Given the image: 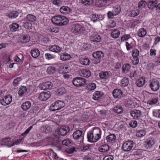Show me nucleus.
<instances>
[{
	"label": "nucleus",
	"instance_id": "f257e3e1",
	"mask_svg": "<svg viewBox=\"0 0 160 160\" xmlns=\"http://www.w3.org/2000/svg\"><path fill=\"white\" fill-rule=\"evenodd\" d=\"M52 21L55 24L62 26L66 25L68 22V19L65 16L57 15L52 18Z\"/></svg>",
	"mask_w": 160,
	"mask_h": 160
},
{
	"label": "nucleus",
	"instance_id": "f03ea898",
	"mask_svg": "<svg viewBox=\"0 0 160 160\" xmlns=\"http://www.w3.org/2000/svg\"><path fill=\"white\" fill-rule=\"evenodd\" d=\"M69 130V127L67 126H62L55 130L54 136L57 138H60L61 136H64L67 134Z\"/></svg>",
	"mask_w": 160,
	"mask_h": 160
},
{
	"label": "nucleus",
	"instance_id": "7ed1b4c3",
	"mask_svg": "<svg viewBox=\"0 0 160 160\" xmlns=\"http://www.w3.org/2000/svg\"><path fill=\"white\" fill-rule=\"evenodd\" d=\"M86 80L82 78L78 77L74 78L72 80L73 84L77 87L84 86L86 83Z\"/></svg>",
	"mask_w": 160,
	"mask_h": 160
},
{
	"label": "nucleus",
	"instance_id": "20e7f679",
	"mask_svg": "<svg viewBox=\"0 0 160 160\" xmlns=\"http://www.w3.org/2000/svg\"><path fill=\"white\" fill-rule=\"evenodd\" d=\"M84 29V27L81 24H75L72 25L71 31L73 33L79 34L82 33Z\"/></svg>",
	"mask_w": 160,
	"mask_h": 160
},
{
	"label": "nucleus",
	"instance_id": "39448f33",
	"mask_svg": "<svg viewBox=\"0 0 160 160\" xmlns=\"http://www.w3.org/2000/svg\"><path fill=\"white\" fill-rule=\"evenodd\" d=\"M84 133L80 130H77L74 131L72 134L73 139L77 140L80 142H83L84 139Z\"/></svg>",
	"mask_w": 160,
	"mask_h": 160
},
{
	"label": "nucleus",
	"instance_id": "423d86ee",
	"mask_svg": "<svg viewBox=\"0 0 160 160\" xmlns=\"http://www.w3.org/2000/svg\"><path fill=\"white\" fill-rule=\"evenodd\" d=\"M135 143L132 141H128L124 142L122 145V148L125 152H128L131 150Z\"/></svg>",
	"mask_w": 160,
	"mask_h": 160
},
{
	"label": "nucleus",
	"instance_id": "0eeeda50",
	"mask_svg": "<svg viewBox=\"0 0 160 160\" xmlns=\"http://www.w3.org/2000/svg\"><path fill=\"white\" fill-rule=\"evenodd\" d=\"M64 106V103L62 101L60 100L57 101L55 102L52 103L50 107L51 108H51V110L52 111H55L58 110L62 108H63Z\"/></svg>",
	"mask_w": 160,
	"mask_h": 160
},
{
	"label": "nucleus",
	"instance_id": "6e6552de",
	"mask_svg": "<svg viewBox=\"0 0 160 160\" xmlns=\"http://www.w3.org/2000/svg\"><path fill=\"white\" fill-rule=\"evenodd\" d=\"M149 86L152 90L154 91H157L160 88L159 82L158 80L153 79L150 81Z\"/></svg>",
	"mask_w": 160,
	"mask_h": 160
},
{
	"label": "nucleus",
	"instance_id": "1a4fd4ad",
	"mask_svg": "<svg viewBox=\"0 0 160 160\" xmlns=\"http://www.w3.org/2000/svg\"><path fill=\"white\" fill-rule=\"evenodd\" d=\"M93 58L97 59V61L94 62V64H97L100 62V59L104 56V54L101 51L94 52L92 54Z\"/></svg>",
	"mask_w": 160,
	"mask_h": 160
},
{
	"label": "nucleus",
	"instance_id": "9d476101",
	"mask_svg": "<svg viewBox=\"0 0 160 160\" xmlns=\"http://www.w3.org/2000/svg\"><path fill=\"white\" fill-rule=\"evenodd\" d=\"M112 93L113 97L116 99H120L123 97V94L122 91L118 88L114 89Z\"/></svg>",
	"mask_w": 160,
	"mask_h": 160
},
{
	"label": "nucleus",
	"instance_id": "9b49d317",
	"mask_svg": "<svg viewBox=\"0 0 160 160\" xmlns=\"http://www.w3.org/2000/svg\"><path fill=\"white\" fill-rule=\"evenodd\" d=\"M93 132V134L95 135L94 138V142L98 141L101 137L100 130L99 128H95L91 131Z\"/></svg>",
	"mask_w": 160,
	"mask_h": 160
},
{
	"label": "nucleus",
	"instance_id": "f8f14e48",
	"mask_svg": "<svg viewBox=\"0 0 160 160\" xmlns=\"http://www.w3.org/2000/svg\"><path fill=\"white\" fill-rule=\"evenodd\" d=\"M50 96L51 93L49 92H42L40 94L38 97V98L41 101H44L49 98Z\"/></svg>",
	"mask_w": 160,
	"mask_h": 160
},
{
	"label": "nucleus",
	"instance_id": "ddd939ff",
	"mask_svg": "<svg viewBox=\"0 0 160 160\" xmlns=\"http://www.w3.org/2000/svg\"><path fill=\"white\" fill-rule=\"evenodd\" d=\"M53 86L52 83L50 82H43L40 86L41 89L45 90L48 89H50Z\"/></svg>",
	"mask_w": 160,
	"mask_h": 160
},
{
	"label": "nucleus",
	"instance_id": "4468645a",
	"mask_svg": "<svg viewBox=\"0 0 160 160\" xmlns=\"http://www.w3.org/2000/svg\"><path fill=\"white\" fill-rule=\"evenodd\" d=\"M110 72H101L99 73V76L101 79H107L110 77L112 75Z\"/></svg>",
	"mask_w": 160,
	"mask_h": 160
},
{
	"label": "nucleus",
	"instance_id": "2eb2a0df",
	"mask_svg": "<svg viewBox=\"0 0 160 160\" xmlns=\"http://www.w3.org/2000/svg\"><path fill=\"white\" fill-rule=\"evenodd\" d=\"M79 73L81 76L86 78H89L91 75V72L87 69H82L80 70Z\"/></svg>",
	"mask_w": 160,
	"mask_h": 160
},
{
	"label": "nucleus",
	"instance_id": "dca6fc26",
	"mask_svg": "<svg viewBox=\"0 0 160 160\" xmlns=\"http://www.w3.org/2000/svg\"><path fill=\"white\" fill-rule=\"evenodd\" d=\"M141 112L140 110H135L130 112L131 116L135 119H138L141 116Z\"/></svg>",
	"mask_w": 160,
	"mask_h": 160
},
{
	"label": "nucleus",
	"instance_id": "f3484780",
	"mask_svg": "<svg viewBox=\"0 0 160 160\" xmlns=\"http://www.w3.org/2000/svg\"><path fill=\"white\" fill-rule=\"evenodd\" d=\"M154 144V140L152 138H149L147 139L145 147L147 149L149 148L152 147Z\"/></svg>",
	"mask_w": 160,
	"mask_h": 160
},
{
	"label": "nucleus",
	"instance_id": "a211bd4d",
	"mask_svg": "<svg viewBox=\"0 0 160 160\" xmlns=\"http://www.w3.org/2000/svg\"><path fill=\"white\" fill-rule=\"evenodd\" d=\"M110 149L109 146L106 144L101 145L98 148V150L100 152H108Z\"/></svg>",
	"mask_w": 160,
	"mask_h": 160
},
{
	"label": "nucleus",
	"instance_id": "6ab92c4d",
	"mask_svg": "<svg viewBox=\"0 0 160 160\" xmlns=\"http://www.w3.org/2000/svg\"><path fill=\"white\" fill-rule=\"evenodd\" d=\"M158 1L157 0H150L148 3V6L150 9H153L156 7Z\"/></svg>",
	"mask_w": 160,
	"mask_h": 160
},
{
	"label": "nucleus",
	"instance_id": "aec40b11",
	"mask_svg": "<svg viewBox=\"0 0 160 160\" xmlns=\"http://www.w3.org/2000/svg\"><path fill=\"white\" fill-rule=\"evenodd\" d=\"M60 11L62 13L68 14L71 12L72 9L67 6H63L60 8Z\"/></svg>",
	"mask_w": 160,
	"mask_h": 160
},
{
	"label": "nucleus",
	"instance_id": "412c9836",
	"mask_svg": "<svg viewBox=\"0 0 160 160\" xmlns=\"http://www.w3.org/2000/svg\"><path fill=\"white\" fill-rule=\"evenodd\" d=\"M49 49L50 51L57 53L60 52L61 50L60 47L56 45L50 46Z\"/></svg>",
	"mask_w": 160,
	"mask_h": 160
},
{
	"label": "nucleus",
	"instance_id": "4be33fe9",
	"mask_svg": "<svg viewBox=\"0 0 160 160\" xmlns=\"http://www.w3.org/2000/svg\"><path fill=\"white\" fill-rule=\"evenodd\" d=\"M103 93L100 91H96L93 94L92 98L94 100H98L99 98L102 96Z\"/></svg>",
	"mask_w": 160,
	"mask_h": 160
},
{
	"label": "nucleus",
	"instance_id": "5701e85b",
	"mask_svg": "<svg viewBox=\"0 0 160 160\" xmlns=\"http://www.w3.org/2000/svg\"><path fill=\"white\" fill-rule=\"evenodd\" d=\"M116 139V136L115 134H111L109 135L107 137L106 139L107 142L110 143H112L114 142Z\"/></svg>",
	"mask_w": 160,
	"mask_h": 160
},
{
	"label": "nucleus",
	"instance_id": "b1692460",
	"mask_svg": "<svg viewBox=\"0 0 160 160\" xmlns=\"http://www.w3.org/2000/svg\"><path fill=\"white\" fill-rule=\"evenodd\" d=\"M90 40L92 42H100L101 40V37L98 35H95L91 37Z\"/></svg>",
	"mask_w": 160,
	"mask_h": 160
},
{
	"label": "nucleus",
	"instance_id": "393cba45",
	"mask_svg": "<svg viewBox=\"0 0 160 160\" xmlns=\"http://www.w3.org/2000/svg\"><path fill=\"white\" fill-rule=\"evenodd\" d=\"M31 103L29 101H26L23 103L21 106L22 108L24 111H26L30 108Z\"/></svg>",
	"mask_w": 160,
	"mask_h": 160
},
{
	"label": "nucleus",
	"instance_id": "a878e982",
	"mask_svg": "<svg viewBox=\"0 0 160 160\" xmlns=\"http://www.w3.org/2000/svg\"><path fill=\"white\" fill-rule=\"evenodd\" d=\"M137 34L139 37H143L146 36L147 34V31L143 28H142L139 29Z\"/></svg>",
	"mask_w": 160,
	"mask_h": 160
},
{
	"label": "nucleus",
	"instance_id": "bb28decb",
	"mask_svg": "<svg viewBox=\"0 0 160 160\" xmlns=\"http://www.w3.org/2000/svg\"><path fill=\"white\" fill-rule=\"evenodd\" d=\"M18 12L16 11H12L9 12L7 16L10 18H15L18 16Z\"/></svg>",
	"mask_w": 160,
	"mask_h": 160
},
{
	"label": "nucleus",
	"instance_id": "cd10ccee",
	"mask_svg": "<svg viewBox=\"0 0 160 160\" xmlns=\"http://www.w3.org/2000/svg\"><path fill=\"white\" fill-rule=\"evenodd\" d=\"M131 68L130 65L128 63L124 64L122 67V72L124 73H127Z\"/></svg>",
	"mask_w": 160,
	"mask_h": 160
},
{
	"label": "nucleus",
	"instance_id": "c85d7f7f",
	"mask_svg": "<svg viewBox=\"0 0 160 160\" xmlns=\"http://www.w3.org/2000/svg\"><path fill=\"white\" fill-rule=\"evenodd\" d=\"M30 38L29 35L24 34L22 36V38L21 39V41L22 43H25L28 42L30 39Z\"/></svg>",
	"mask_w": 160,
	"mask_h": 160
},
{
	"label": "nucleus",
	"instance_id": "c756f323",
	"mask_svg": "<svg viewBox=\"0 0 160 160\" xmlns=\"http://www.w3.org/2000/svg\"><path fill=\"white\" fill-rule=\"evenodd\" d=\"M113 111L117 113L121 114L123 112V110L122 106L118 105L114 107Z\"/></svg>",
	"mask_w": 160,
	"mask_h": 160
},
{
	"label": "nucleus",
	"instance_id": "7c9ffc66",
	"mask_svg": "<svg viewBox=\"0 0 160 160\" xmlns=\"http://www.w3.org/2000/svg\"><path fill=\"white\" fill-rule=\"evenodd\" d=\"M9 27L11 31L15 32L18 30L19 25L17 23H13L10 25Z\"/></svg>",
	"mask_w": 160,
	"mask_h": 160
},
{
	"label": "nucleus",
	"instance_id": "2f4dec72",
	"mask_svg": "<svg viewBox=\"0 0 160 160\" xmlns=\"http://www.w3.org/2000/svg\"><path fill=\"white\" fill-rule=\"evenodd\" d=\"M31 54L33 58H36L39 55L40 52L38 49H32L31 51Z\"/></svg>",
	"mask_w": 160,
	"mask_h": 160
},
{
	"label": "nucleus",
	"instance_id": "473e14b6",
	"mask_svg": "<svg viewBox=\"0 0 160 160\" xmlns=\"http://www.w3.org/2000/svg\"><path fill=\"white\" fill-rule=\"evenodd\" d=\"M71 58L70 55L68 54L65 53L62 54L60 56L61 60L63 61H66L70 59Z\"/></svg>",
	"mask_w": 160,
	"mask_h": 160
},
{
	"label": "nucleus",
	"instance_id": "72a5a7b5",
	"mask_svg": "<svg viewBox=\"0 0 160 160\" xmlns=\"http://www.w3.org/2000/svg\"><path fill=\"white\" fill-rule=\"evenodd\" d=\"M120 34V31L118 30L115 29L112 32L111 35L112 38H117L119 37Z\"/></svg>",
	"mask_w": 160,
	"mask_h": 160
},
{
	"label": "nucleus",
	"instance_id": "f704fd0d",
	"mask_svg": "<svg viewBox=\"0 0 160 160\" xmlns=\"http://www.w3.org/2000/svg\"><path fill=\"white\" fill-rule=\"evenodd\" d=\"M87 138L88 141L90 142H95L94 138V136L93 132L90 131L87 133Z\"/></svg>",
	"mask_w": 160,
	"mask_h": 160
},
{
	"label": "nucleus",
	"instance_id": "c9c22d12",
	"mask_svg": "<svg viewBox=\"0 0 160 160\" xmlns=\"http://www.w3.org/2000/svg\"><path fill=\"white\" fill-rule=\"evenodd\" d=\"M5 101L6 105L10 103L12 101V96L10 95H7L5 97Z\"/></svg>",
	"mask_w": 160,
	"mask_h": 160
},
{
	"label": "nucleus",
	"instance_id": "e433bc0d",
	"mask_svg": "<svg viewBox=\"0 0 160 160\" xmlns=\"http://www.w3.org/2000/svg\"><path fill=\"white\" fill-rule=\"evenodd\" d=\"M80 62L82 64L88 65L89 64L90 60L87 58H82L80 59Z\"/></svg>",
	"mask_w": 160,
	"mask_h": 160
},
{
	"label": "nucleus",
	"instance_id": "4c0bfd02",
	"mask_svg": "<svg viewBox=\"0 0 160 160\" xmlns=\"http://www.w3.org/2000/svg\"><path fill=\"white\" fill-rule=\"evenodd\" d=\"M145 81V80L143 78H142L137 80L136 81V84L138 86L141 87L144 85Z\"/></svg>",
	"mask_w": 160,
	"mask_h": 160
},
{
	"label": "nucleus",
	"instance_id": "58836bf2",
	"mask_svg": "<svg viewBox=\"0 0 160 160\" xmlns=\"http://www.w3.org/2000/svg\"><path fill=\"white\" fill-rule=\"evenodd\" d=\"M27 92V88L25 86H22L20 88L18 92V94L20 96H22Z\"/></svg>",
	"mask_w": 160,
	"mask_h": 160
},
{
	"label": "nucleus",
	"instance_id": "ea45409f",
	"mask_svg": "<svg viewBox=\"0 0 160 160\" xmlns=\"http://www.w3.org/2000/svg\"><path fill=\"white\" fill-rule=\"evenodd\" d=\"M27 19L29 21L32 22H34L36 20V17L32 14H28L26 17Z\"/></svg>",
	"mask_w": 160,
	"mask_h": 160
},
{
	"label": "nucleus",
	"instance_id": "a19ab883",
	"mask_svg": "<svg viewBox=\"0 0 160 160\" xmlns=\"http://www.w3.org/2000/svg\"><path fill=\"white\" fill-rule=\"evenodd\" d=\"M146 133V131L144 129L138 130L136 133V136L138 137H141L144 136Z\"/></svg>",
	"mask_w": 160,
	"mask_h": 160
},
{
	"label": "nucleus",
	"instance_id": "79ce46f5",
	"mask_svg": "<svg viewBox=\"0 0 160 160\" xmlns=\"http://www.w3.org/2000/svg\"><path fill=\"white\" fill-rule=\"evenodd\" d=\"M50 52L46 53L45 54V57L46 59L50 60L54 59L55 58V56Z\"/></svg>",
	"mask_w": 160,
	"mask_h": 160
},
{
	"label": "nucleus",
	"instance_id": "37998d69",
	"mask_svg": "<svg viewBox=\"0 0 160 160\" xmlns=\"http://www.w3.org/2000/svg\"><path fill=\"white\" fill-rule=\"evenodd\" d=\"M56 71L55 67L53 66H49L47 69V71L49 74L54 73Z\"/></svg>",
	"mask_w": 160,
	"mask_h": 160
},
{
	"label": "nucleus",
	"instance_id": "c03bdc74",
	"mask_svg": "<svg viewBox=\"0 0 160 160\" xmlns=\"http://www.w3.org/2000/svg\"><path fill=\"white\" fill-rule=\"evenodd\" d=\"M96 87V84L94 83H90L86 87V89L88 90H94Z\"/></svg>",
	"mask_w": 160,
	"mask_h": 160
},
{
	"label": "nucleus",
	"instance_id": "a18cd8bd",
	"mask_svg": "<svg viewBox=\"0 0 160 160\" xmlns=\"http://www.w3.org/2000/svg\"><path fill=\"white\" fill-rule=\"evenodd\" d=\"M129 83L128 79L127 78H124L121 81V84L122 86L125 87L128 85Z\"/></svg>",
	"mask_w": 160,
	"mask_h": 160
},
{
	"label": "nucleus",
	"instance_id": "49530a36",
	"mask_svg": "<svg viewBox=\"0 0 160 160\" xmlns=\"http://www.w3.org/2000/svg\"><path fill=\"white\" fill-rule=\"evenodd\" d=\"M93 2V0H81V3L86 6L92 5Z\"/></svg>",
	"mask_w": 160,
	"mask_h": 160
},
{
	"label": "nucleus",
	"instance_id": "de8ad7c7",
	"mask_svg": "<svg viewBox=\"0 0 160 160\" xmlns=\"http://www.w3.org/2000/svg\"><path fill=\"white\" fill-rule=\"evenodd\" d=\"M23 26L26 29H31L32 28V24L29 22H23Z\"/></svg>",
	"mask_w": 160,
	"mask_h": 160
},
{
	"label": "nucleus",
	"instance_id": "09e8293b",
	"mask_svg": "<svg viewBox=\"0 0 160 160\" xmlns=\"http://www.w3.org/2000/svg\"><path fill=\"white\" fill-rule=\"evenodd\" d=\"M147 4V2L144 0L140 1L138 4V7L139 8L142 9L143 8H144L146 5Z\"/></svg>",
	"mask_w": 160,
	"mask_h": 160
},
{
	"label": "nucleus",
	"instance_id": "8fccbe9b",
	"mask_svg": "<svg viewBox=\"0 0 160 160\" xmlns=\"http://www.w3.org/2000/svg\"><path fill=\"white\" fill-rule=\"evenodd\" d=\"M158 98H153L151 100H149L147 102L148 104L150 105H152L156 104L158 101Z\"/></svg>",
	"mask_w": 160,
	"mask_h": 160
},
{
	"label": "nucleus",
	"instance_id": "3c124183",
	"mask_svg": "<svg viewBox=\"0 0 160 160\" xmlns=\"http://www.w3.org/2000/svg\"><path fill=\"white\" fill-rule=\"evenodd\" d=\"M98 15H96L95 14H92L90 16V18L92 21L93 22H95L97 20H98Z\"/></svg>",
	"mask_w": 160,
	"mask_h": 160
},
{
	"label": "nucleus",
	"instance_id": "603ef678",
	"mask_svg": "<svg viewBox=\"0 0 160 160\" xmlns=\"http://www.w3.org/2000/svg\"><path fill=\"white\" fill-rule=\"evenodd\" d=\"M139 52L137 49H134L132 51V56L133 58L138 57L139 55Z\"/></svg>",
	"mask_w": 160,
	"mask_h": 160
},
{
	"label": "nucleus",
	"instance_id": "864d4df0",
	"mask_svg": "<svg viewBox=\"0 0 160 160\" xmlns=\"http://www.w3.org/2000/svg\"><path fill=\"white\" fill-rule=\"evenodd\" d=\"M117 13H116L114 11H112V12L109 11L108 13V17L109 18H112L114 16L116 15Z\"/></svg>",
	"mask_w": 160,
	"mask_h": 160
},
{
	"label": "nucleus",
	"instance_id": "5fc2aeb1",
	"mask_svg": "<svg viewBox=\"0 0 160 160\" xmlns=\"http://www.w3.org/2000/svg\"><path fill=\"white\" fill-rule=\"evenodd\" d=\"M10 138H4L0 141V143L2 145H4L8 143L10 141Z\"/></svg>",
	"mask_w": 160,
	"mask_h": 160
},
{
	"label": "nucleus",
	"instance_id": "6e6d98bb",
	"mask_svg": "<svg viewBox=\"0 0 160 160\" xmlns=\"http://www.w3.org/2000/svg\"><path fill=\"white\" fill-rule=\"evenodd\" d=\"M127 125L126 123L121 124L119 126V129L123 132L126 131L127 130Z\"/></svg>",
	"mask_w": 160,
	"mask_h": 160
},
{
	"label": "nucleus",
	"instance_id": "4d7b16f0",
	"mask_svg": "<svg viewBox=\"0 0 160 160\" xmlns=\"http://www.w3.org/2000/svg\"><path fill=\"white\" fill-rule=\"evenodd\" d=\"M21 80V79L20 77L17 78L15 79L13 82V84L15 86L17 85L19 83V82Z\"/></svg>",
	"mask_w": 160,
	"mask_h": 160
},
{
	"label": "nucleus",
	"instance_id": "13d9d810",
	"mask_svg": "<svg viewBox=\"0 0 160 160\" xmlns=\"http://www.w3.org/2000/svg\"><path fill=\"white\" fill-rule=\"evenodd\" d=\"M137 125V122L136 121H131L129 123V126L132 128H135Z\"/></svg>",
	"mask_w": 160,
	"mask_h": 160
},
{
	"label": "nucleus",
	"instance_id": "bf43d9fd",
	"mask_svg": "<svg viewBox=\"0 0 160 160\" xmlns=\"http://www.w3.org/2000/svg\"><path fill=\"white\" fill-rule=\"evenodd\" d=\"M114 0H101L100 1V2H102V4H101V6H104L107 3L112 2Z\"/></svg>",
	"mask_w": 160,
	"mask_h": 160
},
{
	"label": "nucleus",
	"instance_id": "052dcab7",
	"mask_svg": "<svg viewBox=\"0 0 160 160\" xmlns=\"http://www.w3.org/2000/svg\"><path fill=\"white\" fill-rule=\"evenodd\" d=\"M130 37L129 34H126L123 36L121 39V42H123L125 40H128Z\"/></svg>",
	"mask_w": 160,
	"mask_h": 160
},
{
	"label": "nucleus",
	"instance_id": "680f3d73",
	"mask_svg": "<svg viewBox=\"0 0 160 160\" xmlns=\"http://www.w3.org/2000/svg\"><path fill=\"white\" fill-rule=\"evenodd\" d=\"M139 13V11L138 10L136 9L132 11L131 13V15L132 17H134L137 16Z\"/></svg>",
	"mask_w": 160,
	"mask_h": 160
},
{
	"label": "nucleus",
	"instance_id": "e2e57ef3",
	"mask_svg": "<svg viewBox=\"0 0 160 160\" xmlns=\"http://www.w3.org/2000/svg\"><path fill=\"white\" fill-rule=\"evenodd\" d=\"M48 128L49 127L48 125H43L41 127V130L43 132H47V131L48 130Z\"/></svg>",
	"mask_w": 160,
	"mask_h": 160
},
{
	"label": "nucleus",
	"instance_id": "0e129e2a",
	"mask_svg": "<svg viewBox=\"0 0 160 160\" xmlns=\"http://www.w3.org/2000/svg\"><path fill=\"white\" fill-rule=\"evenodd\" d=\"M62 144L63 145L68 147L70 146L71 143L69 140H64L62 141Z\"/></svg>",
	"mask_w": 160,
	"mask_h": 160
},
{
	"label": "nucleus",
	"instance_id": "69168bd1",
	"mask_svg": "<svg viewBox=\"0 0 160 160\" xmlns=\"http://www.w3.org/2000/svg\"><path fill=\"white\" fill-rule=\"evenodd\" d=\"M75 150V148L74 147L67 149L66 150V152L69 154H71Z\"/></svg>",
	"mask_w": 160,
	"mask_h": 160
},
{
	"label": "nucleus",
	"instance_id": "338daca9",
	"mask_svg": "<svg viewBox=\"0 0 160 160\" xmlns=\"http://www.w3.org/2000/svg\"><path fill=\"white\" fill-rule=\"evenodd\" d=\"M113 158L112 156L108 155L105 157L103 158V160H113Z\"/></svg>",
	"mask_w": 160,
	"mask_h": 160
},
{
	"label": "nucleus",
	"instance_id": "774afa93",
	"mask_svg": "<svg viewBox=\"0 0 160 160\" xmlns=\"http://www.w3.org/2000/svg\"><path fill=\"white\" fill-rule=\"evenodd\" d=\"M153 115L155 117L160 118V109L156 110L155 112L153 113Z\"/></svg>",
	"mask_w": 160,
	"mask_h": 160
}]
</instances>
